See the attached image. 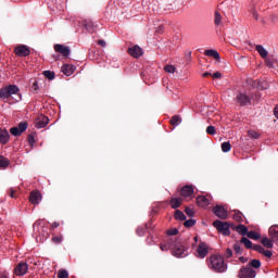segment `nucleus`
<instances>
[{
	"mask_svg": "<svg viewBox=\"0 0 278 278\" xmlns=\"http://www.w3.org/2000/svg\"><path fill=\"white\" fill-rule=\"evenodd\" d=\"M175 220H186V214L181 212V210H176L174 213Z\"/></svg>",
	"mask_w": 278,
	"mask_h": 278,
	"instance_id": "cd10ccee",
	"label": "nucleus"
},
{
	"mask_svg": "<svg viewBox=\"0 0 278 278\" xmlns=\"http://www.w3.org/2000/svg\"><path fill=\"white\" fill-rule=\"evenodd\" d=\"M181 197H192L194 194V187L192 185H187L180 190Z\"/></svg>",
	"mask_w": 278,
	"mask_h": 278,
	"instance_id": "f3484780",
	"label": "nucleus"
},
{
	"mask_svg": "<svg viewBox=\"0 0 278 278\" xmlns=\"http://www.w3.org/2000/svg\"><path fill=\"white\" fill-rule=\"evenodd\" d=\"M247 266L252 268L253 270H260V268H262V262H260V260L257 258H253L248 263Z\"/></svg>",
	"mask_w": 278,
	"mask_h": 278,
	"instance_id": "5701e85b",
	"label": "nucleus"
},
{
	"mask_svg": "<svg viewBox=\"0 0 278 278\" xmlns=\"http://www.w3.org/2000/svg\"><path fill=\"white\" fill-rule=\"evenodd\" d=\"M210 201H212V195H200L197 198V204L199 207H207V205H210Z\"/></svg>",
	"mask_w": 278,
	"mask_h": 278,
	"instance_id": "4468645a",
	"label": "nucleus"
},
{
	"mask_svg": "<svg viewBox=\"0 0 278 278\" xmlns=\"http://www.w3.org/2000/svg\"><path fill=\"white\" fill-rule=\"evenodd\" d=\"M255 49L257 53L261 55V58H263L264 60L268 58V51L264 49V46L257 45Z\"/></svg>",
	"mask_w": 278,
	"mask_h": 278,
	"instance_id": "a878e982",
	"label": "nucleus"
},
{
	"mask_svg": "<svg viewBox=\"0 0 278 278\" xmlns=\"http://www.w3.org/2000/svg\"><path fill=\"white\" fill-rule=\"evenodd\" d=\"M250 12L254 20L260 21V15L257 14V11L255 10L254 7L251 8Z\"/></svg>",
	"mask_w": 278,
	"mask_h": 278,
	"instance_id": "49530a36",
	"label": "nucleus"
},
{
	"mask_svg": "<svg viewBox=\"0 0 278 278\" xmlns=\"http://www.w3.org/2000/svg\"><path fill=\"white\" fill-rule=\"evenodd\" d=\"M185 213L187 214V216H189L190 218H192V216H194V207H192V206H186V207H185Z\"/></svg>",
	"mask_w": 278,
	"mask_h": 278,
	"instance_id": "e433bc0d",
	"label": "nucleus"
},
{
	"mask_svg": "<svg viewBox=\"0 0 278 278\" xmlns=\"http://www.w3.org/2000/svg\"><path fill=\"white\" fill-rule=\"evenodd\" d=\"M14 53L17 55V58H27L31 55V49L25 45H18L15 47Z\"/></svg>",
	"mask_w": 278,
	"mask_h": 278,
	"instance_id": "39448f33",
	"label": "nucleus"
},
{
	"mask_svg": "<svg viewBox=\"0 0 278 278\" xmlns=\"http://www.w3.org/2000/svg\"><path fill=\"white\" fill-rule=\"evenodd\" d=\"M172 247L175 257H186V255H188V250L182 244L174 243Z\"/></svg>",
	"mask_w": 278,
	"mask_h": 278,
	"instance_id": "423d86ee",
	"label": "nucleus"
},
{
	"mask_svg": "<svg viewBox=\"0 0 278 278\" xmlns=\"http://www.w3.org/2000/svg\"><path fill=\"white\" fill-rule=\"evenodd\" d=\"M213 213L215 214V216H217V218H220L222 220H227V210H225L223 206L220 205H216L213 207Z\"/></svg>",
	"mask_w": 278,
	"mask_h": 278,
	"instance_id": "9d476101",
	"label": "nucleus"
},
{
	"mask_svg": "<svg viewBox=\"0 0 278 278\" xmlns=\"http://www.w3.org/2000/svg\"><path fill=\"white\" fill-rule=\"evenodd\" d=\"M137 233H139V236H142V230L140 228L137 229Z\"/></svg>",
	"mask_w": 278,
	"mask_h": 278,
	"instance_id": "e2e57ef3",
	"label": "nucleus"
},
{
	"mask_svg": "<svg viewBox=\"0 0 278 278\" xmlns=\"http://www.w3.org/2000/svg\"><path fill=\"white\" fill-rule=\"evenodd\" d=\"M0 278H8V274H5V273L0 274Z\"/></svg>",
	"mask_w": 278,
	"mask_h": 278,
	"instance_id": "680f3d73",
	"label": "nucleus"
},
{
	"mask_svg": "<svg viewBox=\"0 0 278 278\" xmlns=\"http://www.w3.org/2000/svg\"><path fill=\"white\" fill-rule=\"evenodd\" d=\"M29 201L33 205H38L42 201V193H40V191H31Z\"/></svg>",
	"mask_w": 278,
	"mask_h": 278,
	"instance_id": "ddd939ff",
	"label": "nucleus"
},
{
	"mask_svg": "<svg viewBox=\"0 0 278 278\" xmlns=\"http://www.w3.org/2000/svg\"><path fill=\"white\" fill-rule=\"evenodd\" d=\"M180 123H181V117H179L178 115L173 116L170 119V125H173L174 127L179 125Z\"/></svg>",
	"mask_w": 278,
	"mask_h": 278,
	"instance_id": "c9c22d12",
	"label": "nucleus"
},
{
	"mask_svg": "<svg viewBox=\"0 0 278 278\" xmlns=\"http://www.w3.org/2000/svg\"><path fill=\"white\" fill-rule=\"evenodd\" d=\"M213 79H220V77H223V74H220V72H215L214 74H212Z\"/></svg>",
	"mask_w": 278,
	"mask_h": 278,
	"instance_id": "603ef678",
	"label": "nucleus"
},
{
	"mask_svg": "<svg viewBox=\"0 0 278 278\" xmlns=\"http://www.w3.org/2000/svg\"><path fill=\"white\" fill-rule=\"evenodd\" d=\"M206 134H208V136H214V135H216V127H214V126H208V127L206 128Z\"/></svg>",
	"mask_w": 278,
	"mask_h": 278,
	"instance_id": "c03bdc74",
	"label": "nucleus"
},
{
	"mask_svg": "<svg viewBox=\"0 0 278 278\" xmlns=\"http://www.w3.org/2000/svg\"><path fill=\"white\" fill-rule=\"evenodd\" d=\"M128 53L132 58L138 59L142 55V48H140V46H134V47L128 49Z\"/></svg>",
	"mask_w": 278,
	"mask_h": 278,
	"instance_id": "a211bd4d",
	"label": "nucleus"
},
{
	"mask_svg": "<svg viewBox=\"0 0 278 278\" xmlns=\"http://www.w3.org/2000/svg\"><path fill=\"white\" fill-rule=\"evenodd\" d=\"M276 60H275V58H273V56H267L266 59H265V64H266V66H268V68H275V64H276Z\"/></svg>",
	"mask_w": 278,
	"mask_h": 278,
	"instance_id": "bb28decb",
	"label": "nucleus"
},
{
	"mask_svg": "<svg viewBox=\"0 0 278 278\" xmlns=\"http://www.w3.org/2000/svg\"><path fill=\"white\" fill-rule=\"evenodd\" d=\"M98 45H100V47H105V40H103V39H100V40H98Z\"/></svg>",
	"mask_w": 278,
	"mask_h": 278,
	"instance_id": "13d9d810",
	"label": "nucleus"
},
{
	"mask_svg": "<svg viewBox=\"0 0 278 278\" xmlns=\"http://www.w3.org/2000/svg\"><path fill=\"white\" fill-rule=\"evenodd\" d=\"M214 23L216 26H218V25H220V23H223V15H220V12H218V11H215Z\"/></svg>",
	"mask_w": 278,
	"mask_h": 278,
	"instance_id": "c756f323",
	"label": "nucleus"
},
{
	"mask_svg": "<svg viewBox=\"0 0 278 278\" xmlns=\"http://www.w3.org/2000/svg\"><path fill=\"white\" fill-rule=\"evenodd\" d=\"M241 244H244L245 249H253V247H255L247 237L241 238Z\"/></svg>",
	"mask_w": 278,
	"mask_h": 278,
	"instance_id": "c85d7f7f",
	"label": "nucleus"
},
{
	"mask_svg": "<svg viewBox=\"0 0 278 278\" xmlns=\"http://www.w3.org/2000/svg\"><path fill=\"white\" fill-rule=\"evenodd\" d=\"M235 103L244 108L247 105H251V98L244 93H238L235 98Z\"/></svg>",
	"mask_w": 278,
	"mask_h": 278,
	"instance_id": "0eeeda50",
	"label": "nucleus"
},
{
	"mask_svg": "<svg viewBox=\"0 0 278 278\" xmlns=\"http://www.w3.org/2000/svg\"><path fill=\"white\" fill-rule=\"evenodd\" d=\"M197 225V220L194 219H188L184 223V226L187 228V229H190V227H194Z\"/></svg>",
	"mask_w": 278,
	"mask_h": 278,
	"instance_id": "4c0bfd02",
	"label": "nucleus"
},
{
	"mask_svg": "<svg viewBox=\"0 0 278 278\" xmlns=\"http://www.w3.org/2000/svg\"><path fill=\"white\" fill-rule=\"evenodd\" d=\"M231 255H233V251H231V249H227L226 253H225V257H231Z\"/></svg>",
	"mask_w": 278,
	"mask_h": 278,
	"instance_id": "864d4df0",
	"label": "nucleus"
},
{
	"mask_svg": "<svg viewBox=\"0 0 278 278\" xmlns=\"http://www.w3.org/2000/svg\"><path fill=\"white\" fill-rule=\"evenodd\" d=\"M208 253H210V248L207 247V244L205 242H200L197 249V257H199L200 260H203L207 257Z\"/></svg>",
	"mask_w": 278,
	"mask_h": 278,
	"instance_id": "6e6552de",
	"label": "nucleus"
},
{
	"mask_svg": "<svg viewBox=\"0 0 278 278\" xmlns=\"http://www.w3.org/2000/svg\"><path fill=\"white\" fill-rule=\"evenodd\" d=\"M49 125V117L45 115H40L36 121H35V127L37 129H45V127Z\"/></svg>",
	"mask_w": 278,
	"mask_h": 278,
	"instance_id": "f8f14e48",
	"label": "nucleus"
},
{
	"mask_svg": "<svg viewBox=\"0 0 278 278\" xmlns=\"http://www.w3.org/2000/svg\"><path fill=\"white\" fill-rule=\"evenodd\" d=\"M58 227H60V223L54 222V223L52 224V228H53V229H58Z\"/></svg>",
	"mask_w": 278,
	"mask_h": 278,
	"instance_id": "bf43d9fd",
	"label": "nucleus"
},
{
	"mask_svg": "<svg viewBox=\"0 0 278 278\" xmlns=\"http://www.w3.org/2000/svg\"><path fill=\"white\" fill-rule=\"evenodd\" d=\"M233 250L237 253V255H242V248L240 247V243H235Z\"/></svg>",
	"mask_w": 278,
	"mask_h": 278,
	"instance_id": "a18cd8bd",
	"label": "nucleus"
},
{
	"mask_svg": "<svg viewBox=\"0 0 278 278\" xmlns=\"http://www.w3.org/2000/svg\"><path fill=\"white\" fill-rule=\"evenodd\" d=\"M273 242L274 241L268 238L262 239V244H263V247H266V249H273Z\"/></svg>",
	"mask_w": 278,
	"mask_h": 278,
	"instance_id": "f704fd0d",
	"label": "nucleus"
},
{
	"mask_svg": "<svg viewBox=\"0 0 278 278\" xmlns=\"http://www.w3.org/2000/svg\"><path fill=\"white\" fill-rule=\"evenodd\" d=\"M261 88V90H264V89H266V88H268V86H264V87H260Z\"/></svg>",
	"mask_w": 278,
	"mask_h": 278,
	"instance_id": "0e129e2a",
	"label": "nucleus"
},
{
	"mask_svg": "<svg viewBox=\"0 0 278 278\" xmlns=\"http://www.w3.org/2000/svg\"><path fill=\"white\" fill-rule=\"evenodd\" d=\"M10 140V132L5 129H0V143L8 144Z\"/></svg>",
	"mask_w": 278,
	"mask_h": 278,
	"instance_id": "412c9836",
	"label": "nucleus"
},
{
	"mask_svg": "<svg viewBox=\"0 0 278 278\" xmlns=\"http://www.w3.org/2000/svg\"><path fill=\"white\" fill-rule=\"evenodd\" d=\"M21 99H22V97H21V94H18V100L21 101Z\"/></svg>",
	"mask_w": 278,
	"mask_h": 278,
	"instance_id": "774afa93",
	"label": "nucleus"
},
{
	"mask_svg": "<svg viewBox=\"0 0 278 278\" xmlns=\"http://www.w3.org/2000/svg\"><path fill=\"white\" fill-rule=\"evenodd\" d=\"M182 203H184V198H177L173 195L172 199L169 200V205L172 210H178V207H181Z\"/></svg>",
	"mask_w": 278,
	"mask_h": 278,
	"instance_id": "2eb2a0df",
	"label": "nucleus"
},
{
	"mask_svg": "<svg viewBox=\"0 0 278 278\" xmlns=\"http://www.w3.org/2000/svg\"><path fill=\"white\" fill-rule=\"evenodd\" d=\"M160 248H161V251H168L170 249V247L167 244H161Z\"/></svg>",
	"mask_w": 278,
	"mask_h": 278,
	"instance_id": "4d7b16f0",
	"label": "nucleus"
},
{
	"mask_svg": "<svg viewBox=\"0 0 278 278\" xmlns=\"http://www.w3.org/2000/svg\"><path fill=\"white\" fill-rule=\"evenodd\" d=\"M177 233H179L177 228H173L167 231V236H177Z\"/></svg>",
	"mask_w": 278,
	"mask_h": 278,
	"instance_id": "3c124183",
	"label": "nucleus"
},
{
	"mask_svg": "<svg viewBox=\"0 0 278 278\" xmlns=\"http://www.w3.org/2000/svg\"><path fill=\"white\" fill-rule=\"evenodd\" d=\"M21 89L16 85H9L0 89V99L5 101V99H10L12 94H18Z\"/></svg>",
	"mask_w": 278,
	"mask_h": 278,
	"instance_id": "f03ea898",
	"label": "nucleus"
},
{
	"mask_svg": "<svg viewBox=\"0 0 278 278\" xmlns=\"http://www.w3.org/2000/svg\"><path fill=\"white\" fill-rule=\"evenodd\" d=\"M204 55H207L208 58H214V60H220V54L218 51L208 49L204 51Z\"/></svg>",
	"mask_w": 278,
	"mask_h": 278,
	"instance_id": "393cba45",
	"label": "nucleus"
},
{
	"mask_svg": "<svg viewBox=\"0 0 278 278\" xmlns=\"http://www.w3.org/2000/svg\"><path fill=\"white\" fill-rule=\"evenodd\" d=\"M238 277L239 278H255V277H257V270H255L251 267H248V265H245L239 269Z\"/></svg>",
	"mask_w": 278,
	"mask_h": 278,
	"instance_id": "20e7f679",
	"label": "nucleus"
},
{
	"mask_svg": "<svg viewBox=\"0 0 278 278\" xmlns=\"http://www.w3.org/2000/svg\"><path fill=\"white\" fill-rule=\"evenodd\" d=\"M193 240H194L195 242H198V241H199V237H194Z\"/></svg>",
	"mask_w": 278,
	"mask_h": 278,
	"instance_id": "338daca9",
	"label": "nucleus"
},
{
	"mask_svg": "<svg viewBox=\"0 0 278 278\" xmlns=\"http://www.w3.org/2000/svg\"><path fill=\"white\" fill-rule=\"evenodd\" d=\"M58 278H68V271L66 269H60L58 271Z\"/></svg>",
	"mask_w": 278,
	"mask_h": 278,
	"instance_id": "a19ab883",
	"label": "nucleus"
},
{
	"mask_svg": "<svg viewBox=\"0 0 278 278\" xmlns=\"http://www.w3.org/2000/svg\"><path fill=\"white\" fill-rule=\"evenodd\" d=\"M27 140H28V144H30V147H34V144H36V139L33 134L28 135Z\"/></svg>",
	"mask_w": 278,
	"mask_h": 278,
	"instance_id": "de8ad7c7",
	"label": "nucleus"
},
{
	"mask_svg": "<svg viewBox=\"0 0 278 278\" xmlns=\"http://www.w3.org/2000/svg\"><path fill=\"white\" fill-rule=\"evenodd\" d=\"M83 25H84L85 29H87V31H89V34H94V29H97V25H94V22H92L90 20H85L83 22Z\"/></svg>",
	"mask_w": 278,
	"mask_h": 278,
	"instance_id": "aec40b11",
	"label": "nucleus"
},
{
	"mask_svg": "<svg viewBox=\"0 0 278 278\" xmlns=\"http://www.w3.org/2000/svg\"><path fill=\"white\" fill-rule=\"evenodd\" d=\"M231 229H233V231H238L240 236H247L249 232V228L242 224H239L238 226L231 224Z\"/></svg>",
	"mask_w": 278,
	"mask_h": 278,
	"instance_id": "6ab92c4d",
	"label": "nucleus"
},
{
	"mask_svg": "<svg viewBox=\"0 0 278 278\" xmlns=\"http://www.w3.org/2000/svg\"><path fill=\"white\" fill-rule=\"evenodd\" d=\"M213 227L219 231L223 236H231V224L229 222L215 220L213 222Z\"/></svg>",
	"mask_w": 278,
	"mask_h": 278,
	"instance_id": "7ed1b4c3",
	"label": "nucleus"
},
{
	"mask_svg": "<svg viewBox=\"0 0 278 278\" xmlns=\"http://www.w3.org/2000/svg\"><path fill=\"white\" fill-rule=\"evenodd\" d=\"M52 241L55 242V244H60V242H62V237H53Z\"/></svg>",
	"mask_w": 278,
	"mask_h": 278,
	"instance_id": "5fc2aeb1",
	"label": "nucleus"
},
{
	"mask_svg": "<svg viewBox=\"0 0 278 278\" xmlns=\"http://www.w3.org/2000/svg\"><path fill=\"white\" fill-rule=\"evenodd\" d=\"M208 266L215 273H225V270H227V264H225V258L219 254H213L210 257Z\"/></svg>",
	"mask_w": 278,
	"mask_h": 278,
	"instance_id": "f257e3e1",
	"label": "nucleus"
},
{
	"mask_svg": "<svg viewBox=\"0 0 278 278\" xmlns=\"http://www.w3.org/2000/svg\"><path fill=\"white\" fill-rule=\"evenodd\" d=\"M233 220L237 223H242V213L240 211H235Z\"/></svg>",
	"mask_w": 278,
	"mask_h": 278,
	"instance_id": "58836bf2",
	"label": "nucleus"
},
{
	"mask_svg": "<svg viewBox=\"0 0 278 278\" xmlns=\"http://www.w3.org/2000/svg\"><path fill=\"white\" fill-rule=\"evenodd\" d=\"M253 251H257L261 255H265V257H273V252L269 250H265L261 244H254Z\"/></svg>",
	"mask_w": 278,
	"mask_h": 278,
	"instance_id": "dca6fc26",
	"label": "nucleus"
},
{
	"mask_svg": "<svg viewBox=\"0 0 278 278\" xmlns=\"http://www.w3.org/2000/svg\"><path fill=\"white\" fill-rule=\"evenodd\" d=\"M42 75L45 76L46 79H50V80L55 79V72L43 71Z\"/></svg>",
	"mask_w": 278,
	"mask_h": 278,
	"instance_id": "473e14b6",
	"label": "nucleus"
},
{
	"mask_svg": "<svg viewBox=\"0 0 278 278\" xmlns=\"http://www.w3.org/2000/svg\"><path fill=\"white\" fill-rule=\"evenodd\" d=\"M202 77H212V73L205 72L204 74H202Z\"/></svg>",
	"mask_w": 278,
	"mask_h": 278,
	"instance_id": "052dcab7",
	"label": "nucleus"
},
{
	"mask_svg": "<svg viewBox=\"0 0 278 278\" xmlns=\"http://www.w3.org/2000/svg\"><path fill=\"white\" fill-rule=\"evenodd\" d=\"M54 51L56 53H61L63 58H68V55H71V48L64 45H60V43L54 45Z\"/></svg>",
	"mask_w": 278,
	"mask_h": 278,
	"instance_id": "9b49d317",
	"label": "nucleus"
},
{
	"mask_svg": "<svg viewBox=\"0 0 278 278\" xmlns=\"http://www.w3.org/2000/svg\"><path fill=\"white\" fill-rule=\"evenodd\" d=\"M10 134H11L12 136L18 137V136H21L23 132L20 131V129H18L17 127H12V128L10 129Z\"/></svg>",
	"mask_w": 278,
	"mask_h": 278,
	"instance_id": "ea45409f",
	"label": "nucleus"
},
{
	"mask_svg": "<svg viewBox=\"0 0 278 278\" xmlns=\"http://www.w3.org/2000/svg\"><path fill=\"white\" fill-rule=\"evenodd\" d=\"M31 88H33V90H34L35 92H38V80H35V81H34Z\"/></svg>",
	"mask_w": 278,
	"mask_h": 278,
	"instance_id": "6e6d98bb",
	"label": "nucleus"
},
{
	"mask_svg": "<svg viewBox=\"0 0 278 278\" xmlns=\"http://www.w3.org/2000/svg\"><path fill=\"white\" fill-rule=\"evenodd\" d=\"M8 166H10V161L7 157L0 155V168H8Z\"/></svg>",
	"mask_w": 278,
	"mask_h": 278,
	"instance_id": "2f4dec72",
	"label": "nucleus"
},
{
	"mask_svg": "<svg viewBox=\"0 0 278 278\" xmlns=\"http://www.w3.org/2000/svg\"><path fill=\"white\" fill-rule=\"evenodd\" d=\"M268 231L269 238H271L274 242H278V225L271 226Z\"/></svg>",
	"mask_w": 278,
	"mask_h": 278,
	"instance_id": "4be33fe9",
	"label": "nucleus"
},
{
	"mask_svg": "<svg viewBox=\"0 0 278 278\" xmlns=\"http://www.w3.org/2000/svg\"><path fill=\"white\" fill-rule=\"evenodd\" d=\"M248 136L250 138H254L255 140H257V138H260V132L255 131V130H249L248 131Z\"/></svg>",
	"mask_w": 278,
	"mask_h": 278,
	"instance_id": "37998d69",
	"label": "nucleus"
},
{
	"mask_svg": "<svg viewBox=\"0 0 278 278\" xmlns=\"http://www.w3.org/2000/svg\"><path fill=\"white\" fill-rule=\"evenodd\" d=\"M17 128L20 129V131H22V134L24 131H27V122H21L17 126Z\"/></svg>",
	"mask_w": 278,
	"mask_h": 278,
	"instance_id": "79ce46f5",
	"label": "nucleus"
},
{
	"mask_svg": "<svg viewBox=\"0 0 278 278\" xmlns=\"http://www.w3.org/2000/svg\"><path fill=\"white\" fill-rule=\"evenodd\" d=\"M165 73H175L176 68L174 65H166L164 67Z\"/></svg>",
	"mask_w": 278,
	"mask_h": 278,
	"instance_id": "09e8293b",
	"label": "nucleus"
},
{
	"mask_svg": "<svg viewBox=\"0 0 278 278\" xmlns=\"http://www.w3.org/2000/svg\"><path fill=\"white\" fill-rule=\"evenodd\" d=\"M247 236L251 240H260V238H261L260 233L256 232L255 230L248 231Z\"/></svg>",
	"mask_w": 278,
	"mask_h": 278,
	"instance_id": "7c9ffc66",
	"label": "nucleus"
},
{
	"mask_svg": "<svg viewBox=\"0 0 278 278\" xmlns=\"http://www.w3.org/2000/svg\"><path fill=\"white\" fill-rule=\"evenodd\" d=\"M9 197H11V199H16V189H9Z\"/></svg>",
	"mask_w": 278,
	"mask_h": 278,
	"instance_id": "8fccbe9b",
	"label": "nucleus"
},
{
	"mask_svg": "<svg viewBox=\"0 0 278 278\" xmlns=\"http://www.w3.org/2000/svg\"><path fill=\"white\" fill-rule=\"evenodd\" d=\"M222 151L224 153H229V151H231V143L229 141L223 142L222 143Z\"/></svg>",
	"mask_w": 278,
	"mask_h": 278,
	"instance_id": "72a5a7b5",
	"label": "nucleus"
},
{
	"mask_svg": "<svg viewBox=\"0 0 278 278\" xmlns=\"http://www.w3.org/2000/svg\"><path fill=\"white\" fill-rule=\"evenodd\" d=\"M239 260L240 262H243V263L245 262L243 256H241Z\"/></svg>",
	"mask_w": 278,
	"mask_h": 278,
	"instance_id": "69168bd1",
	"label": "nucleus"
},
{
	"mask_svg": "<svg viewBox=\"0 0 278 278\" xmlns=\"http://www.w3.org/2000/svg\"><path fill=\"white\" fill-rule=\"evenodd\" d=\"M27 270H29V265L27 263H18L14 268V273L17 277H23V275H27Z\"/></svg>",
	"mask_w": 278,
	"mask_h": 278,
	"instance_id": "1a4fd4ad",
	"label": "nucleus"
},
{
	"mask_svg": "<svg viewBox=\"0 0 278 278\" xmlns=\"http://www.w3.org/2000/svg\"><path fill=\"white\" fill-rule=\"evenodd\" d=\"M62 73H64V75H66V77H71V75H73V73H75V66L64 64L62 66Z\"/></svg>",
	"mask_w": 278,
	"mask_h": 278,
	"instance_id": "b1692460",
	"label": "nucleus"
}]
</instances>
